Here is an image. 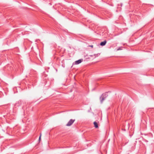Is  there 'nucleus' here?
<instances>
[{"label": "nucleus", "instance_id": "1", "mask_svg": "<svg viewBox=\"0 0 154 154\" xmlns=\"http://www.w3.org/2000/svg\"><path fill=\"white\" fill-rule=\"evenodd\" d=\"M75 121V119H70L66 125L67 126H70Z\"/></svg>", "mask_w": 154, "mask_h": 154}, {"label": "nucleus", "instance_id": "2", "mask_svg": "<svg viewBox=\"0 0 154 154\" xmlns=\"http://www.w3.org/2000/svg\"><path fill=\"white\" fill-rule=\"evenodd\" d=\"M107 96V94H104L102 95V97L100 98V102L102 103L105 98Z\"/></svg>", "mask_w": 154, "mask_h": 154}, {"label": "nucleus", "instance_id": "3", "mask_svg": "<svg viewBox=\"0 0 154 154\" xmlns=\"http://www.w3.org/2000/svg\"><path fill=\"white\" fill-rule=\"evenodd\" d=\"M83 61V60L82 59H79L78 60L76 61L74 63L75 65H77L81 63Z\"/></svg>", "mask_w": 154, "mask_h": 154}, {"label": "nucleus", "instance_id": "4", "mask_svg": "<svg viewBox=\"0 0 154 154\" xmlns=\"http://www.w3.org/2000/svg\"><path fill=\"white\" fill-rule=\"evenodd\" d=\"M107 42L106 40H105L103 42H100V45L101 46H104Z\"/></svg>", "mask_w": 154, "mask_h": 154}, {"label": "nucleus", "instance_id": "5", "mask_svg": "<svg viewBox=\"0 0 154 154\" xmlns=\"http://www.w3.org/2000/svg\"><path fill=\"white\" fill-rule=\"evenodd\" d=\"M94 126L95 128H98V123H97V122H94Z\"/></svg>", "mask_w": 154, "mask_h": 154}, {"label": "nucleus", "instance_id": "6", "mask_svg": "<svg viewBox=\"0 0 154 154\" xmlns=\"http://www.w3.org/2000/svg\"><path fill=\"white\" fill-rule=\"evenodd\" d=\"M100 54H99V53L97 54H94V56L95 57H98ZM90 56L91 57H93V55H91Z\"/></svg>", "mask_w": 154, "mask_h": 154}, {"label": "nucleus", "instance_id": "7", "mask_svg": "<svg viewBox=\"0 0 154 154\" xmlns=\"http://www.w3.org/2000/svg\"><path fill=\"white\" fill-rule=\"evenodd\" d=\"M122 50V49L121 48V47H119V48H118L117 49V51H119V50Z\"/></svg>", "mask_w": 154, "mask_h": 154}, {"label": "nucleus", "instance_id": "8", "mask_svg": "<svg viewBox=\"0 0 154 154\" xmlns=\"http://www.w3.org/2000/svg\"><path fill=\"white\" fill-rule=\"evenodd\" d=\"M41 140V137H39V142H40V141Z\"/></svg>", "mask_w": 154, "mask_h": 154}, {"label": "nucleus", "instance_id": "9", "mask_svg": "<svg viewBox=\"0 0 154 154\" xmlns=\"http://www.w3.org/2000/svg\"><path fill=\"white\" fill-rule=\"evenodd\" d=\"M89 47H91V48H93V45H90L89 46Z\"/></svg>", "mask_w": 154, "mask_h": 154}, {"label": "nucleus", "instance_id": "10", "mask_svg": "<svg viewBox=\"0 0 154 154\" xmlns=\"http://www.w3.org/2000/svg\"><path fill=\"white\" fill-rule=\"evenodd\" d=\"M41 136H42V134L41 133L40 134V135L39 137H41Z\"/></svg>", "mask_w": 154, "mask_h": 154}]
</instances>
